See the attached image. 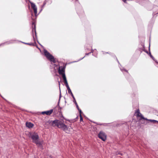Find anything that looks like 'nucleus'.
Masks as SVG:
<instances>
[{
  "label": "nucleus",
  "mask_w": 158,
  "mask_h": 158,
  "mask_svg": "<svg viewBox=\"0 0 158 158\" xmlns=\"http://www.w3.org/2000/svg\"><path fill=\"white\" fill-rule=\"evenodd\" d=\"M156 154H157V153H158V151H156Z\"/></svg>",
  "instance_id": "25"
},
{
  "label": "nucleus",
  "mask_w": 158,
  "mask_h": 158,
  "mask_svg": "<svg viewBox=\"0 0 158 158\" xmlns=\"http://www.w3.org/2000/svg\"><path fill=\"white\" fill-rule=\"evenodd\" d=\"M100 125H102V124H99Z\"/></svg>",
  "instance_id": "26"
},
{
  "label": "nucleus",
  "mask_w": 158,
  "mask_h": 158,
  "mask_svg": "<svg viewBox=\"0 0 158 158\" xmlns=\"http://www.w3.org/2000/svg\"><path fill=\"white\" fill-rule=\"evenodd\" d=\"M49 123H51L52 126L54 127L56 126L64 131L68 129L67 126L60 120L56 119L53 121H51Z\"/></svg>",
  "instance_id": "3"
},
{
  "label": "nucleus",
  "mask_w": 158,
  "mask_h": 158,
  "mask_svg": "<svg viewBox=\"0 0 158 158\" xmlns=\"http://www.w3.org/2000/svg\"><path fill=\"white\" fill-rule=\"evenodd\" d=\"M78 110V111L79 112V114H80V115H81V113H82L81 110V109H79V110Z\"/></svg>",
  "instance_id": "18"
},
{
  "label": "nucleus",
  "mask_w": 158,
  "mask_h": 158,
  "mask_svg": "<svg viewBox=\"0 0 158 158\" xmlns=\"http://www.w3.org/2000/svg\"><path fill=\"white\" fill-rule=\"evenodd\" d=\"M30 2L31 4V7L34 10V12L35 15H36L37 13V7L34 3L31 2Z\"/></svg>",
  "instance_id": "6"
},
{
  "label": "nucleus",
  "mask_w": 158,
  "mask_h": 158,
  "mask_svg": "<svg viewBox=\"0 0 158 158\" xmlns=\"http://www.w3.org/2000/svg\"><path fill=\"white\" fill-rule=\"evenodd\" d=\"M80 121H83V118L81 116V115H80Z\"/></svg>",
  "instance_id": "15"
},
{
  "label": "nucleus",
  "mask_w": 158,
  "mask_h": 158,
  "mask_svg": "<svg viewBox=\"0 0 158 158\" xmlns=\"http://www.w3.org/2000/svg\"><path fill=\"white\" fill-rule=\"evenodd\" d=\"M126 0H123V1L125 3H126Z\"/></svg>",
  "instance_id": "23"
},
{
  "label": "nucleus",
  "mask_w": 158,
  "mask_h": 158,
  "mask_svg": "<svg viewBox=\"0 0 158 158\" xmlns=\"http://www.w3.org/2000/svg\"><path fill=\"white\" fill-rule=\"evenodd\" d=\"M149 55H150V57L152 58L153 57V56H152V55H151V53H150V52H149Z\"/></svg>",
  "instance_id": "21"
},
{
  "label": "nucleus",
  "mask_w": 158,
  "mask_h": 158,
  "mask_svg": "<svg viewBox=\"0 0 158 158\" xmlns=\"http://www.w3.org/2000/svg\"><path fill=\"white\" fill-rule=\"evenodd\" d=\"M30 2L31 4V7L34 10V12L35 15H36L37 13V7L34 3L31 2Z\"/></svg>",
  "instance_id": "7"
},
{
  "label": "nucleus",
  "mask_w": 158,
  "mask_h": 158,
  "mask_svg": "<svg viewBox=\"0 0 158 158\" xmlns=\"http://www.w3.org/2000/svg\"><path fill=\"white\" fill-rule=\"evenodd\" d=\"M135 113H136V116L138 117H140L141 119H143L145 120H147V118H144L141 114L139 112V110H137Z\"/></svg>",
  "instance_id": "8"
},
{
  "label": "nucleus",
  "mask_w": 158,
  "mask_h": 158,
  "mask_svg": "<svg viewBox=\"0 0 158 158\" xmlns=\"http://www.w3.org/2000/svg\"><path fill=\"white\" fill-rule=\"evenodd\" d=\"M98 137L102 141H105L106 139V135L103 131H101L98 135Z\"/></svg>",
  "instance_id": "5"
},
{
  "label": "nucleus",
  "mask_w": 158,
  "mask_h": 158,
  "mask_svg": "<svg viewBox=\"0 0 158 158\" xmlns=\"http://www.w3.org/2000/svg\"><path fill=\"white\" fill-rule=\"evenodd\" d=\"M58 72L62 76L67 89L70 88L66 77L65 70H58Z\"/></svg>",
  "instance_id": "4"
},
{
  "label": "nucleus",
  "mask_w": 158,
  "mask_h": 158,
  "mask_svg": "<svg viewBox=\"0 0 158 158\" xmlns=\"http://www.w3.org/2000/svg\"><path fill=\"white\" fill-rule=\"evenodd\" d=\"M73 102L75 104L77 103V102H76L75 98H73Z\"/></svg>",
  "instance_id": "16"
},
{
  "label": "nucleus",
  "mask_w": 158,
  "mask_h": 158,
  "mask_svg": "<svg viewBox=\"0 0 158 158\" xmlns=\"http://www.w3.org/2000/svg\"><path fill=\"white\" fill-rule=\"evenodd\" d=\"M59 85H60V83L59 82Z\"/></svg>",
  "instance_id": "27"
},
{
  "label": "nucleus",
  "mask_w": 158,
  "mask_h": 158,
  "mask_svg": "<svg viewBox=\"0 0 158 158\" xmlns=\"http://www.w3.org/2000/svg\"><path fill=\"white\" fill-rule=\"evenodd\" d=\"M70 94L71 95L72 97H73V98H75L72 93H71V94Z\"/></svg>",
  "instance_id": "20"
},
{
  "label": "nucleus",
  "mask_w": 158,
  "mask_h": 158,
  "mask_svg": "<svg viewBox=\"0 0 158 158\" xmlns=\"http://www.w3.org/2000/svg\"><path fill=\"white\" fill-rule=\"evenodd\" d=\"M61 97V94H60V96H59V102H58V104L59 103V102H60V98Z\"/></svg>",
  "instance_id": "22"
},
{
  "label": "nucleus",
  "mask_w": 158,
  "mask_h": 158,
  "mask_svg": "<svg viewBox=\"0 0 158 158\" xmlns=\"http://www.w3.org/2000/svg\"><path fill=\"white\" fill-rule=\"evenodd\" d=\"M31 137L33 143H35L39 148L43 149V141H40L39 135L37 133L34 132L31 134Z\"/></svg>",
  "instance_id": "2"
},
{
  "label": "nucleus",
  "mask_w": 158,
  "mask_h": 158,
  "mask_svg": "<svg viewBox=\"0 0 158 158\" xmlns=\"http://www.w3.org/2000/svg\"><path fill=\"white\" fill-rule=\"evenodd\" d=\"M91 53V52H89L88 53L86 54L87 55H88L89 54H90Z\"/></svg>",
  "instance_id": "24"
},
{
  "label": "nucleus",
  "mask_w": 158,
  "mask_h": 158,
  "mask_svg": "<svg viewBox=\"0 0 158 158\" xmlns=\"http://www.w3.org/2000/svg\"><path fill=\"white\" fill-rule=\"evenodd\" d=\"M67 89L68 90V92L69 94H71V93H72L70 88H69L68 89Z\"/></svg>",
  "instance_id": "13"
},
{
  "label": "nucleus",
  "mask_w": 158,
  "mask_h": 158,
  "mask_svg": "<svg viewBox=\"0 0 158 158\" xmlns=\"http://www.w3.org/2000/svg\"><path fill=\"white\" fill-rule=\"evenodd\" d=\"M27 44H28L29 45H34V44L33 43H31V44L27 43Z\"/></svg>",
  "instance_id": "19"
},
{
  "label": "nucleus",
  "mask_w": 158,
  "mask_h": 158,
  "mask_svg": "<svg viewBox=\"0 0 158 158\" xmlns=\"http://www.w3.org/2000/svg\"><path fill=\"white\" fill-rule=\"evenodd\" d=\"M32 25L33 27L32 31H34L35 34H36V24L35 21H33L32 22Z\"/></svg>",
  "instance_id": "10"
},
{
  "label": "nucleus",
  "mask_w": 158,
  "mask_h": 158,
  "mask_svg": "<svg viewBox=\"0 0 158 158\" xmlns=\"http://www.w3.org/2000/svg\"><path fill=\"white\" fill-rule=\"evenodd\" d=\"M149 120L150 122H152L153 123H156V122H158V121H157L156 120H151V119L148 120V119L147 120Z\"/></svg>",
  "instance_id": "12"
},
{
  "label": "nucleus",
  "mask_w": 158,
  "mask_h": 158,
  "mask_svg": "<svg viewBox=\"0 0 158 158\" xmlns=\"http://www.w3.org/2000/svg\"><path fill=\"white\" fill-rule=\"evenodd\" d=\"M44 53L47 59L50 61L56 64H54V69H65L66 64L63 62L57 63V62L53 56L46 50H44Z\"/></svg>",
  "instance_id": "1"
},
{
  "label": "nucleus",
  "mask_w": 158,
  "mask_h": 158,
  "mask_svg": "<svg viewBox=\"0 0 158 158\" xmlns=\"http://www.w3.org/2000/svg\"><path fill=\"white\" fill-rule=\"evenodd\" d=\"M75 105H76V107H77V109L78 110H79L80 109H79V106H78V104H77V103L75 104Z\"/></svg>",
  "instance_id": "17"
},
{
  "label": "nucleus",
  "mask_w": 158,
  "mask_h": 158,
  "mask_svg": "<svg viewBox=\"0 0 158 158\" xmlns=\"http://www.w3.org/2000/svg\"><path fill=\"white\" fill-rule=\"evenodd\" d=\"M122 71L124 74H125V73H127L128 72V71L127 70H125V69L122 70Z\"/></svg>",
  "instance_id": "14"
},
{
  "label": "nucleus",
  "mask_w": 158,
  "mask_h": 158,
  "mask_svg": "<svg viewBox=\"0 0 158 158\" xmlns=\"http://www.w3.org/2000/svg\"><path fill=\"white\" fill-rule=\"evenodd\" d=\"M26 125V126L29 128H32L33 126V124L30 122H27Z\"/></svg>",
  "instance_id": "11"
},
{
  "label": "nucleus",
  "mask_w": 158,
  "mask_h": 158,
  "mask_svg": "<svg viewBox=\"0 0 158 158\" xmlns=\"http://www.w3.org/2000/svg\"><path fill=\"white\" fill-rule=\"evenodd\" d=\"M53 110L52 109H51L49 110L42 112V113L43 114H45L47 115H50L52 113V112H53Z\"/></svg>",
  "instance_id": "9"
}]
</instances>
